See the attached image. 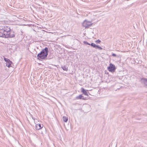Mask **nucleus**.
Instances as JSON below:
<instances>
[{
    "mask_svg": "<svg viewBox=\"0 0 147 147\" xmlns=\"http://www.w3.org/2000/svg\"><path fill=\"white\" fill-rule=\"evenodd\" d=\"M14 32L12 31L10 26L6 25L0 26V37L4 38H13L15 37Z\"/></svg>",
    "mask_w": 147,
    "mask_h": 147,
    "instance_id": "1",
    "label": "nucleus"
},
{
    "mask_svg": "<svg viewBox=\"0 0 147 147\" xmlns=\"http://www.w3.org/2000/svg\"><path fill=\"white\" fill-rule=\"evenodd\" d=\"M48 52V48L47 47L42 49L37 55V59L41 61L47 59Z\"/></svg>",
    "mask_w": 147,
    "mask_h": 147,
    "instance_id": "2",
    "label": "nucleus"
},
{
    "mask_svg": "<svg viewBox=\"0 0 147 147\" xmlns=\"http://www.w3.org/2000/svg\"><path fill=\"white\" fill-rule=\"evenodd\" d=\"M83 43L86 45H90L91 46L96 49H98L100 50H102L103 48L98 45H96L94 43L92 42L91 44L89 43L86 41H84Z\"/></svg>",
    "mask_w": 147,
    "mask_h": 147,
    "instance_id": "3",
    "label": "nucleus"
},
{
    "mask_svg": "<svg viewBox=\"0 0 147 147\" xmlns=\"http://www.w3.org/2000/svg\"><path fill=\"white\" fill-rule=\"evenodd\" d=\"M107 69L109 71L113 73L115 71L116 67L113 64L111 63Z\"/></svg>",
    "mask_w": 147,
    "mask_h": 147,
    "instance_id": "4",
    "label": "nucleus"
},
{
    "mask_svg": "<svg viewBox=\"0 0 147 147\" xmlns=\"http://www.w3.org/2000/svg\"><path fill=\"white\" fill-rule=\"evenodd\" d=\"M81 89V92L83 94L88 96V93L89 94V93L88 92V90L85 89L83 87H82Z\"/></svg>",
    "mask_w": 147,
    "mask_h": 147,
    "instance_id": "5",
    "label": "nucleus"
},
{
    "mask_svg": "<svg viewBox=\"0 0 147 147\" xmlns=\"http://www.w3.org/2000/svg\"><path fill=\"white\" fill-rule=\"evenodd\" d=\"M90 21H88L87 20H85L82 24V26L86 28H88V24L89 23Z\"/></svg>",
    "mask_w": 147,
    "mask_h": 147,
    "instance_id": "6",
    "label": "nucleus"
},
{
    "mask_svg": "<svg viewBox=\"0 0 147 147\" xmlns=\"http://www.w3.org/2000/svg\"><path fill=\"white\" fill-rule=\"evenodd\" d=\"M140 81L141 83L144 84L147 86V78H141Z\"/></svg>",
    "mask_w": 147,
    "mask_h": 147,
    "instance_id": "7",
    "label": "nucleus"
},
{
    "mask_svg": "<svg viewBox=\"0 0 147 147\" xmlns=\"http://www.w3.org/2000/svg\"><path fill=\"white\" fill-rule=\"evenodd\" d=\"M43 126V125L42 124H37L36 125L35 129L37 130H38L42 128Z\"/></svg>",
    "mask_w": 147,
    "mask_h": 147,
    "instance_id": "8",
    "label": "nucleus"
},
{
    "mask_svg": "<svg viewBox=\"0 0 147 147\" xmlns=\"http://www.w3.org/2000/svg\"><path fill=\"white\" fill-rule=\"evenodd\" d=\"M6 63V66L7 67H8L9 68L12 67L11 64H13V62L12 61L10 60Z\"/></svg>",
    "mask_w": 147,
    "mask_h": 147,
    "instance_id": "9",
    "label": "nucleus"
},
{
    "mask_svg": "<svg viewBox=\"0 0 147 147\" xmlns=\"http://www.w3.org/2000/svg\"><path fill=\"white\" fill-rule=\"evenodd\" d=\"M83 98L84 96L82 94H80L76 97V99H82Z\"/></svg>",
    "mask_w": 147,
    "mask_h": 147,
    "instance_id": "10",
    "label": "nucleus"
},
{
    "mask_svg": "<svg viewBox=\"0 0 147 147\" xmlns=\"http://www.w3.org/2000/svg\"><path fill=\"white\" fill-rule=\"evenodd\" d=\"M61 67L64 71H67L68 70V67L65 65H61Z\"/></svg>",
    "mask_w": 147,
    "mask_h": 147,
    "instance_id": "11",
    "label": "nucleus"
},
{
    "mask_svg": "<svg viewBox=\"0 0 147 147\" xmlns=\"http://www.w3.org/2000/svg\"><path fill=\"white\" fill-rule=\"evenodd\" d=\"M63 120L64 122H66L68 120V118L67 117L63 116Z\"/></svg>",
    "mask_w": 147,
    "mask_h": 147,
    "instance_id": "12",
    "label": "nucleus"
},
{
    "mask_svg": "<svg viewBox=\"0 0 147 147\" xmlns=\"http://www.w3.org/2000/svg\"><path fill=\"white\" fill-rule=\"evenodd\" d=\"M95 42L96 44H99L101 42V41L99 39H98L95 40Z\"/></svg>",
    "mask_w": 147,
    "mask_h": 147,
    "instance_id": "13",
    "label": "nucleus"
},
{
    "mask_svg": "<svg viewBox=\"0 0 147 147\" xmlns=\"http://www.w3.org/2000/svg\"><path fill=\"white\" fill-rule=\"evenodd\" d=\"M4 60L6 62V63H7L8 61H9L10 60L9 59H7V58H6L5 57H4Z\"/></svg>",
    "mask_w": 147,
    "mask_h": 147,
    "instance_id": "14",
    "label": "nucleus"
},
{
    "mask_svg": "<svg viewBox=\"0 0 147 147\" xmlns=\"http://www.w3.org/2000/svg\"><path fill=\"white\" fill-rule=\"evenodd\" d=\"M93 24V23H91V22L90 21L88 25V28L89 27L91 26Z\"/></svg>",
    "mask_w": 147,
    "mask_h": 147,
    "instance_id": "15",
    "label": "nucleus"
},
{
    "mask_svg": "<svg viewBox=\"0 0 147 147\" xmlns=\"http://www.w3.org/2000/svg\"><path fill=\"white\" fill-rule=\"evenodd\" d=\"M112 56L113 57H116L117 55L115 53H113L112 54Z\"/></svg>",
    "mask_w": 147,
    "mask_h": 147,
    "instance_id": "16",
    "label": "nucleus"
},
{
    "mask_svg": "<svg viewBox=\"0 0 147 147\" xmlns=\"http://www.w3.org/2000/svg\"><path fill=\"white\" fill-rule=\"evenodd\" d=\"M105 74H109V73L107 72V70L105 71Z\"/></svg>",
    "mask_w": 147,
    "mask_h": 147,
    "instance_id": "17",
    "label": "nucleus"
},
{
    "mask_svg": "<svg viewBox=\"0 0 147 147\" xmlns=\"http://www.w3.org/2000/svg\"><path fill=\"white\" fill-rule=\"evenodd\" d=\"M87 98H86V97H84V98H83V100H87Z\"/></svg>",
    "mask_w": 147,
    "mask_h": 147,
    "instance_id": "18",
    "label": "nucleus"
},
{
    "mask_svg": "<svg viewBox=\"0 0 147 147\" xmlns=\"http://www.w3.org/2000/svg\"><path fill=\"white\" fill-rule=\"evenodd\" d=\"M29 114H30V117H33L32 115V114H31L30 113H29Z\"/></svg>",
    "mask_w": 147,
    "mask_h": 147,
    "instance_id": "19",
    "label": "nucleus"
},
{
    "mask_svg": "<svg viewBox=\"0 0 147 147\" xmlns=\"http://www.w3.org/2000/svg\"><path fill=\"white\" fill-rule=\"evenodd\" d=\"M32 119H33L34 120H35V118H34L33 117H32Z\"/></svg>",
    "mask_w": 147,
    "mask_h": 147,
    "instance_id": "20",
    "label": "nucleus"
}]
</instances>
